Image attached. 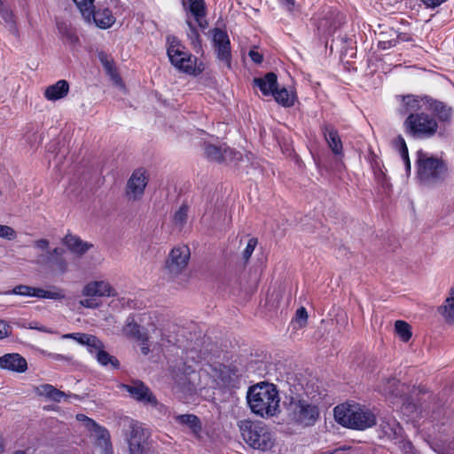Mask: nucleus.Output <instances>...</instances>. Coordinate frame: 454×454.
I'll return each mask as SVG.
<instances>
[{
	"label": "nucleus",
	"mask_w": 454,
	"mask_h": 454,
	"mask_svg": "<svg viewBox=\"0 0 454 454\" xmlns=\"http://www.w3.org/2000/svg\"><path fill=\"white\" fill-rule=\"evenodd\" d=\"M108 75L111 77L112 81H113L114 83H116V84H118V85H120V86H122V85H123V84H122L121 78V77H120V75L118 74L117 70H116V71H114V72H113L112 74H109Z\"/></svg>",
	"instance_id": "58"
},
{
	"label": "nucleus",
	"mask_w": 454,
	"mask_h": 454,
	"mask_svg": "<svg viewBox=\"0 0 454 454\" xmlns=\"http://www.w3.org/2000/svg\"><path fill=\"white\" fill-rule=\"evenodd\" d=\"M63 254H64V249L60 248V247H56L51 252V255L55 256L56 258H62Z\"/></svg>",
	"instance_id": "60"
},
{
	"label": "nucleus",
	"mask_w": 454,
	"mask_h": 454,
	"mask_svg": "<svg viewBox=\"0 0 454 454\" xmlns=\"http://www.w3.org/2000/svg\"><path fill=\"white\" fill-rule=\"evenodd\" d=\"M69 91V84L66 80H59L56 83L48 86L44 91V97L51 101H56L65 98Z\"/></svg>",
	"instance_id": "24"
},
{
	"label": "nucleus",
	"mask_w": 454,
	"mask_h": 454,
	"mask_svg": "<svg viewBox=\"0 0 454 454\" xmlns=\"http://www.w3.org/2000/svg\"><path fill=\"white\" fill-rule=\"evenodd\" d=\"M344 16L339 12H328L318 24V29L324 33L331 34L334 32L343 22Z\"/></svg>",
	"instance_id": "20"
},
{
	"label": "nucleus",
	"mask_w": 454,
	"mask_h": 454,
	"mask_svg": "<svg viewBox=\"0 0 454 454\" xmlns=\"http://www.w3.org/2000/svg\"><path fill=\"white\" fill-rule=\"evenodd\" d=\"M280 1L283 3V4H285L288 8V10H292L295 4V0H280Z\"/></svg>",
	"instance_id": "61"
},
{
	"label": "nucleus",
	"mask_w": 454,
	"mask_h": 454,
	"mask_svg": "<svg viewBox=\"0 0 454 454\" xmlns=\"http://www.w3.org/2000/svg\"><path fill=\"white\" fill-rule=\"evenodd\" d=\"M128 443L130 454H145L147 449L148 432L138 423L130 424Z\"/></svg>",
	"instance_id": "14"
},
{
	"label": "nucleus",
	"mask_w": 454,
	"mask_h": 454,
	"mask_svg": "<svg viewBox=\"0 0 454 454\" xmlns=\"http://www.w3.org/2000/svg\"><path fill=\"white\" fill-rule=\"evenodd\" d=\"M63 243L74 254L81 256L84 254L92 244L82 240L79 237L72 234H67L63 239Z\"/></svg>",
	"instance_id": "23"
},
{
	"label": "nucleus",
	"mask_w": 454,
	"mask_h": 454,
	"mask_svg": "<svg viewBox=\"0 0 454 454\" xmlns=\"http://www.w3.org/2000/svg\"><path fill=\"white\" fill-rule=\"evenodd\" d=\"M167 42V53L171 64L179 71L196 74V58L192 57L176 36H168Z\"/></svg>",
	"instance_id": "8"
},
{
	"label": "nucleus",
	"mask_w": 454,
	"mask_h": 454,
	"mask_svg": "<svg viewBox=\"0 0 454 454\" xmlns=\"http://www.w3.org/2000/svg\"><path fill=\"white\" fill-rule=\"evenodd\" d=\"M183 5L188 9L194 16L198 25L201 28H206L207 21L204 20L206 15V4L204 0H182Z\"/></svg>",
	"instance_id": "18"
},
{
	"label": "nucleus",
	"mask_w": 454,
	"mask_h": 454,
	"mask_svg": "<svg viewBox=\"0 0 454 454\" xmlns=\"http://www.w3.org/2000/svg\"><path fill=\"white\" fill-rule=\"evenodd\" d=\"M82 16L86 21H90V17L95 11L94 0H74Z\"/></svg>",
	"instance_id": "36"
},
{
	"label": "nucleus",
	"mask_w": 454,
	"mask_h": 454,
	"mask_svg": "<svg viewBox=\"0 0 454 454\" xmlns=\"http://www.w3.org/2000/svg\"><path fill=\"white\" fill-rule=\"evenodd\" d=\"M67 396H72L74 399H80L79 395L73 394V395H67L63 391H60L59 389H57L56 387L53 389V391L51 393V395L47 397L50 400H52L54 402H60L63 397Z\"/></svg>",
	"instance_id": "45"
},
{
	"label": "nucleus",
	"mask_w": 454,
	"mask_h": 454,
	"mask_svg": "<svg viewBox=\"0 0 454 454\" xmlns=\"http://www.w3.org/2000/svg\"><path fill=\"white\" fill-rule=\"evenodd\" d=\"M426 104L428 105L429 109L436 114L439 120L446 121L451 118L452 109L444 103L431 98H426Z\"/></svg>",
	"instance_id": "26"
},
{
	"label": "nucleus",
	"mask_w": 454,
	"mask_h": 454,
	"mask_svg": "<svg viewBox=\"0 0 454 454\" xmlns=\"http://www.w3.org/2000/svg\"><path fill=\"white\" fill-rule=\"evenodd\" d=\"M322 133L325 137V141L327 142L328 146L332 150V152L336 154L340 155L342 153V143L340 140V137L339 136V133L336 129H334L333 126L330 124H324L321 127Z\"/></svg>",
	"instance_id": "19"
},
{
	"label": "nucleus",
	"mask_w": 454,
	"mask_h": 454,
	"mask_svg": "<svg viewBox=\"0 0 454 454\" xmlns=\"http://www.w3.org/2000/svg\"><path fill=\"white\" fill-rule=\"evenodd\" d=\"M394 145L399 151L401 158L404 162L406 172L409 175L411 173V161L409 159L408 147L404 138L399 135L394 140Z\"/></svg>",
	"instance_id": "35"
},
{
	"label": "nucleus",
	"mask_w": 454,
	"mask_h": 454,
	"mask_svg": "<svg viewBox=\"0 0 454 454\" xmlns=\"http://www.w3.org/2000/svg\"><path fill=\"white\" fill-rule=\"evenodd\" d=\"M308 313L305 308L301 307L295 313V323L299 327H303L307 324Z\"/></svg>",
	"instance_id": "46"
},
{
	"label": "nucleus",
	"mask_w": 454,
	"mask_h": 454,
	"mask_svg": "<svg viewBox=\"0 0 454 454\" xmlns=\"http://www.w3.org/2000/svg\"><path fill=\"white\" fill-rule=\"evenodd\" d=\"M416 165L417 177L419 183L427 187L442 184L449 176L448 166L442 159L421 150L417 153Z\"/></svg>",
	"instance_id": "4"
},
{
	"label": "nucleus",
	"mask_w": 454,
	"mask_h": 454,
	"mask_svg": "<svg viewBox=\"0 0 454 454\" xmlns=\"http://www.w3.org/2000/svg\"><path fill=\"white\" fill-rule=\"evenodd\" d=\"M439 313L447 323H454V287L450 290L444 303L438 308Z\"/></svg>",
	"instance_id": "29"
},
{
	"label": "nucleus",
	"mask_w": 454,
	"mask_h": 454,
	"mask_svg": "<svg viewBox=\"0 0 454 454\" xmlns=\"http://www.w3.org/2000/svg\"><path fill=\"white\" fill-rule=\"evenodd\" d=\"M275 100L284 107H290L294 106L295 102V94L292 90H288L286 88H282L278 90L276 87V90L271 94Z\"/></svg>",
	"instance_id": "31"
},
{
	"label": "nucleus",
	"mask_w": 454,
	"mask_h": 454,
	"mask_svg": "<svg viewBox=\"0 0 454 454\" xmlns=\"http://www.w3.org/2000/svg\"><path fill=\"white\" fill-rule=\"evenodd\" d=\"M55 387L51 384H43L36 388V392L39 395L48 397Z\"/></svg>",
	"instance_id": "48"
},
{
	"label": "nucleus",
	"mask_w": 454,
	"mask_h": 454,
	"mask_svg": "<svg viewBox=\"0 0 454 454\" xmlns=\"http://www.w3.org/2000/svg\"><path fill=\"white\" fill-rule=\"evenodd\" d=\"M176 422L187 426L192 432V434L199 437L201 432V422L200 419L193 414H183L176 415L174 417Z\"/></svg>",
	"instance_id": "28"
},
{
	"label": "nucleus",
	"mask_w": 454,
	"mask_h": 454,
	"mask_svg": "<svg viewBox=\"0 0 454 454\" xmlns=\"http://www.w3.org/2000/svg\"><path fill=\"white\" fill-rule=\"evenodd\" d=\"M158 317L155 313L144 312L129 316L122 327V333L128 339L146 340L150 333L157 329Z\"/></svg>",
	"instance_id": "6"
},
{
	"label": "nucleus",
	"mask_w": 454,
	"mask_h": 454,
	"mask_svg": "<svg viewBox=\"0 0 454 454\" xmlns=\"http://www.w3.org/2000/svg\"><path fill=\"white\" fill-rule=\"evenodd\" d=\"M380 427L386 436L395 438L401 434L402 427L400 424L394 418L382 419Z\"/></svg>",
	"instance_id": "32"
},
{
	"label": "nucleus",
	"mask_w": 454,
	"mask_h": 454,
	"mask_svg": "<svg viewBox=\"0 0 454 454\" xmlns=\"http://www.w3.org/2000/svg\"><path fill=\"white\" fill-rule=\"evenodd\" d=\"M426 98H419L412 95L403 97V101L406 111L416 112L421 109V102L426 103Z\"/></svg>",
	"instance_id": "37"
},
{
	"label": "nucleus",
	"mask_w": 454,
	"mask_h": 454,
	"mask_svg": "<svg viewBox=\"0 0 454 454\" xmlns=\"http://www.w3.org/2000/svg\"><path fill=\"white\" fill-rule=\"evenodd\" d=\"M50 260L54 262L55 268L59 273L63 274V273L67 272V262L64 258H53L52 257Z\"/></svg>",
	"instance_id": "47"
},
{
	"label": "nucleus",
	"mask_w": 454,
	"mask_h": 454,
	"mask_svg": "<svg viewBox=\"0 0 454 454\" xmlns=\"http://www.w3.org/2000/svg\"><path fill=\"white\" fill-rule=\"evenodd\" d=\"M248 55L251 58V59L256 64L262 63L263 59L262 55L254 50H251Z\"/></svg>",
	"instance_id": "53"
},
{
	"label": "nucleus",
	"mask_w": 454,
	"mask_h": 454,
	"mask_svg": "<svg viewBox=\"0 0 454 454\" xmlns=\"http://www.w3.org/2000/svg\"><path fill=\"white\" fill-rule=\"evenodd\" d=\"M0 15L4 22L10 27H14L15 20L12 14V12L4 4V3L0 0Z\"/></svg>",
	"instance_id": "40"
},
{
	"label": "nucleus",
	"mask_w": 454,
	"mask_h": 454,
	"mask_svg": "<svg viewBox=\"0 0 454 454\" xmlns=\"http://www.w3.org/2000/svg\"><path fill=\"white\" fill-rule=\"evenodd\" d=\"M254 83L257 86L264 96H269L276 90L278 78L274 73H268L262 78H254Z\"/></svg>",
	"instance_id": "25"
},
{
	"label": "nucleus",
	"mask_w": 454,
	"mask_h": 454,
	"mask_svg": "<svg viewBox=\"0 0 454 454\" xmlns=\"http://www.w3.org/2000/svg\"><path fill=\"white\" fill-rule=\"evenodd\" d=\"M86 297H115L116 290L106 280L90 281L87 283L82 291Z\"/></svg>",
	"instance_id": "15"
},
{
	"label": "nucleus",
	"mask_w": 454,
	"mask_h": 454,
	"mask_svg": "<svg viewBox=\"0 0 454 454\" xmlns=\"http://www.w3.org/2000/svg\"><path fill=\"white\" fill-rule=\"evenodd\" d=\"M335 420L345 427L365 430L377 423L376 415L366 406L356 403H345L334 410Z\"/></svg>",
	"instance_id": "3"
},
{
	"label": "nucleus",
	"mask_w": 454,
	"mask_h": 454,
	"mask_svg": "<svg viewBox=\"0 0 454 454\" xmlns=\"http://www.w3.org/2000/svg\"><path fill=\"white\" fill-rule=\"evenodd\" d=\"M403 126L408 135L418 139L432 137L438 129L435 119L425 113H411Z\"/></svg>",
	"instance_id": "7"
},
{
	"label": "nucleus",
	"mask_w": 454,
	"mask_h": 454,
	"mask_svg": "<svg viewBox=\"0 0 454 454\" xmlns=\"http://www.w3.org/2000/svg\"><path fill=\"white\" fill-rule=\"evenodd\" d=\"M301 388H290V393L286 395L284 405L290 420L302 427H310L319 419L318 404L309 396L300 394Z\"/></svg>",
	"instance_id": "1"
},
{
	"label": "nucleus",
	"mask_w": 454,
	"mask_h": 454,
	"mask_svg": "<svg viewBox=\"0 0 454 454\" xmlns=\"http://www.w3.org/2000/svg\"><path fill=\"white\" fill-rule=\"evenodd\" d=\"M148 184V176L144 168H137L133 171L126 185V196L129 200H140Z\"/></svg>",
	"instance_id": "11"
},
{
	"label": "nucleus",
	"mask_w": 454,
	"mask_h": 454,
	"mask_svg": "<svg viewBox=\"0 0 454 454\" xmlns=\"http://www.w3.org/2000/svg\"><path fill=\"white\" fill-rule=\"evenodd\" d=\"M29 328L30 329H36V330H38L40 332H43V333H54L52 330H51V329H49V328H47L45 326H42V325L39 326V325H37L36 323H31L29 325Z\"/></svg>",
	"instance_id": "57"
},
{
	"label": "nucleus",
	"mask_w": 454,
	"mask_h": 454,
	"mask_svg": "<svg viewBox=\"0 0 454 454\" xmlns=\"http://www.w3.org/2000/svg\"><path fill=\"white\" fill-rule=\"evenodd\" d=\"M205 157L209 160L216 163H229L239 160L241 158L239 152H237L226 144L215 145L205 142L203 144Z\"/></svg>",
	"instance_id": "10"
},
{
	"label": "nucleus",
	"mask_w": 454,
	"mask_h": 454,
	"mask_svg": "<svg viewBox=\"0 0 454 454\" xmlns=\"http://www.w3.org/2000/svg\"><path fill=\"white\" fill-rule=\"evenodd\" d=\"M12 454H27V452L25 450H16L15 452H13Z\"/></svg>",
	"instance_id": "63"
},
{
	"label": "nucleus",
	"mask_w": 454,
	"mask_h": 454,
	"mask_svg": "<svg viewBox=\"0 0 454 454\" xmlns=\"http://www.w3.org/2000/svg\"><path fill=\"white\" fill-rule=\"evenodd\" d=\"M137 342H139L140 346H141V352L144 356H147L151 349H150V345H149V339H147L146 340H138Z\"/></svg>",
	"instance_id": "54"
},
{
	"label": "nucleus",
	"mask_w": 454,
	"mask_h": 454,
	"mask_svg": "<svg viewBox=\"0 0 454 454\" xmlns=\"http://www.w3.org/2000/svg\"><path fill=\"white\" fill-rule=\"evenodd\" d=\"M191 258V251L186 245L174 247L165 262V270L170 278L180 276L187 268Z\"/></svg>",
	"instance_id": "9"
},
{
	"label": "nucleus",
	"mask_w": 454,
	"mask_h": 454,
	"mask_svg": "<svg viewBox=\"0 0 454 454\" xmlns=\"http://www.w3.org/2000/svg\"><path fill=\"white\" fill-rule=\"evenodd\" d=\"M247 403L253 413L270 418L279 413L280 397L275 385L262 382L249 387Z\"/></svg>",
	"instance_id": "2"
},
{
	"label": "nucleus",
	"mask_w": 454,
	"mask_h": 454,
	"mask_svg": "<svg viewBox=\"0 0 454 454\" xmlns=\"http://www.w3.org/2000/svg\"><path fill=\"white\" fill-rule=\"evenodd\" d=\"M5 448V440L4 436L0 434V454H3L4 452Z\"/></svg>",
	"instance_id": "62"
},
{
	"label": "nucleus",
	"mask_w": 454,
	"mask_h": 454,
	"mask_svg": "<svg viewBox=\"0 0 454 454\" xmlns=\"http://www.w3.org/2000/svg\"><path fill=\"white\" fill-rule=\"evenodd\" d=\"M11 334V327L4 320H0V340L8 337Z\"/></svg>",
	"instance_id": "49"
},
{
	"label": "nucleus",
	"mask_w": 454,
	"mask_h": 454,
	"mask_svg": "<svg viewBox=\"0 0 454 454\" xmlns=\"http://www.w3.org/2000/svg\"><path fill=\"white\" fill-rule=\"evenodd\" d=\"M188 29L186 31V35L188 39L191 42V44L193 46L194 49H200L201 48V40L200 34L196 27L192 24L191 21H187Z\"/></svg>",
	"instance_id": "39"
},
{
	"label": "nucleus",
	"mask_w": 454,
	"mask_h": 454,
	"mask_svg": "<svg viewBox=\"0 0 454 454\" xmlns=\"http://www.w3.org/2000/svg\"><path fill=\"white\" fill-rule=\"evenodd\" d=\"M415 408H416L415 404H413L411 403H404L402 406V411L403 413H405L406 411L407 412L413 411V410H415Z\"/></svg>",
	"instance_id": "59"
},
{
	"label": "nucleus",
	"mask_w": 454,
	"mask_h": 454,
	"mask_svg": "<svg viewBox=\"0 0 454 454\" xmlns=\"http://www.w3.org/2000/svg\"><path fill=\"white\" fill-rule=\"evenodd\" d=\"M88 22H93L97 27L106 29L114 23V17L108 9L102 12L94 11L92 12V16L90 17V21Z\"/></svg>",
	"instance_id": "27"
},
{
	"label": "nucleus",
	"mask_w": 454,
	"mask_h": 454,
	"mask_svg": "<svg viewBox=\"0 0 454 454\" xmlns=\"http://www.w3.org/2000/svg\"><path fill=\"white\" fill-rule=\"evenodd\" d=\"M16 231L13 228L8 225L0 224V238L12 240L16 238Z\"/></svg>",
	"instance_id": "43"
},
{
	"label": "nucleus",
	"mask_w": 454,
	"mask_h": 454,
	"mask_svg": "<svg viewBox=\"0 0 454 454\" xmlns=\"http://www.w3.org/2000/svg\"><path fill=\"white\" fill-rule=\"evenodd\" d=\"M187 389H188L189 391L192 390V386H191V384H190V383L188 384Z\"/></svg>",
	"instance_id": "64"
},
{
	"label": "nucleus",
	"mask_w": 454,
	"mask_h": 454,
	"mask_svg": "<svg viewBox=\"0 0 454 454\" xmlns=\"http://www.w3.org/2000/svg\"><path fill=\"white\" fill-rule=\"evenodd\" d=\"M49 244H50V242L46 239H40L34 241V247L35 248H38L41 250L47 249L49 247Z\"/></svg>",
	"instance_id": "52"
},
{
	"label": "nucleus",
	"mask_w": 454,
	"mask_h": 454,
	"mask_svg": "<svg viewBox=\"0 0 454 454\" xmlns=\"http://www.w3.org/2000/svg\"><path fill=\"white\" fill-rule=\"evenodd\" d=\"M239 427L243 440L251 448L266 451L274 446L273 434L264 423L244 419L239 421Z\"/></svg>",
	"instance_id": "5"
},
{
	"label": "nucleus",
	"mask_w": 454,
	"mask_h": 454,
	"mask_svg": "<svg viewBox=\"0 0 454 454\" xmlns=\"http://www.w3.org/2000/svg\"><path fill=\"white\" fill-rule=\"evenodd\" d=\"M89 431L91 432V435L95 438L97 446L101 448L106 454H108L112 446L108 430L95 423V427H91Z\"/></svg>",
	"instance_id": "22"
},
{
	"label": "nucleus",
	"mask_w": 454,
	"mask_h": 454,
	"mask_svg": "<svg viewBox=\"0 0 454 454\" xmlns=\"http://www.w3.org/2000/svg\"><path fill=\"white\" fill-rule=\"evenodd\" d=\"M211 34L217 59L230 68L231 53V42L227 33L220 28H215L211 31Z\"/></svg>",
	"instance_id": "13"
},
{
	"label": "nucleus",
	"mask_w": 454,
	"mask_h": 454,
	"mask_svg": "<svg viewBox=\"0 0 454 454\" xmlns=\"http://www.w3.org/2000/svg\"><path fill=\"white\" fill-rule=\"evenodd\" d=\"M77 420L83 422L86 428L89 430L91 427H95V421L90 418H88L84 414H77L76 415Z\"/></svg>",
	"instance_id": "50"
},
{
	"label": "nucleus",
	"mask_w": 454,
	"mask_h": 454,
	"mask_svg": "<svg viewBox=\"0 0 454 454\" xmlns=\"http://www.w3.org/2000/svg\"><path fill=\"white\" fill-rule=\"evenodd\" d=\"M400 387H403L400 385L399 381L395 378L386 379L380 385H379V391L385 395L387 397H397L401 392L399 389Z\"/></svg>",
	"instance_id": "30"
},
{
	"label": "nucleus",
	"mask_w": 454,
	"mask_h": 454,
	"mask_svg": "<svg viewBox=\"0 0 454 454\" xmlns=\"http://www.w3.org/2000/svg\"><path fill=\"white\" fill-rule=\"evenodd\" d=\"M258 240L255 238L249 239L247 247L242 252V258L245 262H247L253 254L255 247L257 246Z\"/></svg>",
	"instance_id": "42"
},
{
	"label": "nucleus",
	"mask_w": 454,
	"mask_h": 454,
	"mask_svg": "<svg viewBox=\"0 0 454 454\" xmlns=\"http://www.w3.org/2000/svg\"><path fill=\"white\" fill-rule=\"evenodd\" d=\"M212 377L218 386L229 384L232 380L231 370L224 365L220 364L218 368L212 369Z\"/></svg>",
	"instance_id": "34"
},
{
	"label": "nucleus",
	"mask_w": 454,
	"mask_h": 454,
	"mask_svg": "<svg viewBox=\"0 0 454 454\" xmlns=\"http://www.w3.org/2000/svg\"><path fill=\"white\" fill-rule=\"evenodd\" d=\"M11 294L21 296H30L54 300H58L63 297L59 292L46 291L42 288H35L24 285H19L15 286L12 290Z\"/></svg>",
	"instance_id": "16"
},
{
	"label": "nucleus",
	"mask_w": 454,
	"mask_h": 454,
	"mask_svg": "<svg viewBox=\"0 0 454 454\" xmlns=\"http://www.w3.org/2000/svg\"><path fill=\"white\" fill-rule=\"evenodd\" d=\"M80 304L85 308H95L97 306V303L92 299V297H87L84 300H81Z\"/></svg>",
	"instance_id": "55"
},
{
	"label": "nucleus",
	"mask_w": 454,
	"mask_h": 454,
	"mask_svg": "<svg viewBox=\"0 0 454 454\" xmlns=\"http://www.w3.org/2000/svg\"><path fill=\"white\" fill-rule=\"evenodd\" d=\"M101 62H102L103 67L106 69L107 74H112L113 72L116 71L114 64L112 60L101 58Z\"/></svg>",
	"instance_id": "51"
},
{
	"label": "nucleus",
	"mask_w": 454,
	"mask_h": 454,
	"mask_svg": "<svg viewBox=\"0 0 454 454\" xmlns=\"http://www.w3.org/2000/svg\"><path fill=\"white\" fill-rule=\"evenodd\" d=\"M121 388L126 390L136 401L152 407L158 405V400L151 389L142 381L136 380L131 384H123Z\"/></svg>",
	"instance_id": "12"
},
{
	"label": "nucleus",
	"mask_w": 454,
	"mask_h": 454,
	"mask_svg": "<svg viewBox=\"0 0 454 454\" xmlns=\"http://www.w3.org/2000/svg\"><path fill=\"white\" fill-rule=\"evenodd\" d=\"M67 396H72L74 399H80L79 395L73 394V395H67L63 391H60L59 389H57L56 387L53 389V391L51 393V395L47 397L50 400H52L54 402H60L63 397Z\"/></svg>",
	"instance_id": "44"
},
{
	"label": "nucleus",
	"mask_w": 454,
	"mask_h": 454,
	"mask_svg": "<svg viewBox=\"0 0 454 454\" xmlns=\"http://www.w3.org/2000/svg\"><path fill=\"white\" fill-rule=\"evenodd\" d=\"M104 348L105 346L103 343L100 348H93L92 354H95L97 361L103 366L110 364L112 368H118L120 364L117 358L108 354Z\"/></svg>",
	"instance_id": "33"
},
{
	"label": "nucleus",
	"mask_w": 454,
	"mask_h": 454,
	"mask_svg": "<svg viewBox=\"0 0 454 454\" xmlns=\"http://www.w3.org/2000/svg\"><path fill=\"white\" fill-rule=\"evenodd\" d=\"M64 339H73L79 344L86 346L90 353H93V348H100L102 347V341L95 335L83 333H67L63 335Z\"/></svg>",
	"instance_id": "21"
},
{
	"label": "nucleus",
	"mask_w": 454,
	"mask_h": 454,
	"mask_svg": "<svg viewBox=\"0 0 454 454\" xmlns=\"http://www.w3.org/2000/svg\"><path fill=\"white\" fill-rule=\"evenodd\" d=\"M395 330L404 342H407L412 335L410 325L402 320H397L395 322Z\"/></svg>",
	"instance_id": "38"
},
{
	"label": "nucleus",
	"mask_w": 454,
	"mask_h": 454,
	"mask_svg": "<svg viewBox=\"0 0 454 454\" xmlns=\"http://www.w3.org/2000/svg\"><path fill=\"white\" fill-rule=\"evenodd\" d=\"M27 368L26 359L17 353L5 354L0 356V369L24 372Z\"/></svg>",
	"instance_id": "17"
},
{
	"label": "nucleus",
	"mask_w": 454,
	"mask_h": 454,
	"mask_svg": "<svg viewBox=\"0 0 454 454\" xmlns=\"http://www.w3.org/2000/svg\"><path fill=\"white\" fill-rule=\"evenodd\" d=\"M187 206H181L179 209L175 213L173 220L176 225L178 227H183V225L186 223L187 219Z\"/></svg>",
	"instance_id": "41"
},
{
	"label": "nucleus",
	"mask_w": 454,
	"mask_h": 454,
	"mask_svg": "<svg viewBox=\"0 0 454 454\" xmlns=\"http://www.w3.org/2000/svg\"><path fill=\"white\" fill-rule=\"evenodd\" d=\"M47 356H49L51 359L56 360V361H71L72 360V357H70V356H63L60 354H55V353H49L47 355Z\"/></svg>",
	"instance_id": "56"
}]
</instances>
